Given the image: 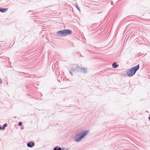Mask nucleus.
Wrapping results in <instances>:
<instances>
[{"label": "nucleus", "instance_id": "1a4fd4ad", "mask_svg": "<svg viewBox=\"0 0 150 150\" xmlns=\"http://www.w3.org/2000/svg\"><path fill=\"white\" fill-rule=\"evenodd\" d=\"M76 8L79 11H80V9L78 7V5H77V4H76Z\"/></svg>", "mask_w": 150, "mask_h": 150}, {"label": "nucleus", "instance_id": "4468645a", "mask_svg": "<svg viewBox=\"0 0 150 150\" xmlns=\"http://www.w3.org/2000/svg\"><path fill=\"white\" fill-rule=\"evenodd\" d=\"M69 72H70V74H71V75H72V74L71 73V71H69Z\"/></svg>", "mask_w": 150, "mask_h": 150}, {"label": "nucleus", "instance_id": "39448f33", "mask_svg": "<svg viewBox=\"0 0 150 150\" xmlns=\"http://www.w3.org/2000/svg\"><path fill=\"white\" fill-rule=\"evenodd\" d=\"M27 145L28 147H32L34 146V144L33 142H31L29 143H28Z\"/></svg>", "mask_w": 150, "mask_h": 150}, {"label": "nucleus", "instance_id": "dca6fc26", "mask_svg": "<svg viewBox=\"0 0 150 150\" xmlns=\"http://www.w3.org/2000/svg\"><path fill=\"white\" fill-rule=\"evenodd\" d=\"M112 3H113V1H112V2H111V4L112 5Z\"/></svg>", "mask_w": 150, "mask_h": 150}, {"label": "nucleus", "instance_id": "0eeeda50", "mask_svg": "<svg viewBox=\"0 0 150 150\" xmlns=\"http://www.w3.org/2000/svg\"><path fill=\"white\" fill-rule=\"evenodd\" d=\"M112 66L113 68H116L117 67V65L116 64L115 62L113 63L112 64Z\"/></svg>", "mask_w": 150, "mask_h": 150}, {"label": "nucleus", "instance_id": "6e6552de", "mask_svg": "<svg viewBox=\"0 0 150 150\" xmlns=\"http://www.w3.org/2000/svg\"><path fill=\"white\" fill-rule=\"evenodd\" d=\"M54 150H62V149L60 147L57 148V147H55L54 149Z\"/></svg>", "mask_w": 150, "mask_h": 150}, {"label": "nucleus", "instance_id": "423d86ee", "mask_svg": "<svg viewBox=\"0 0 150 150\" xmlns=\"http://www.w3.org/2000/svg\"><path fill=\"white\" fill-rule=\"evenodd\" d=\"M7 10V8H2L1 9V11H0L1 12H6Z\"/></svg>", "mask_w": 150, "mask_h": 150}, {"label": "nucleus", "instance_id": "7ed1b4c3", "mask_svg": "<svg viewBox=\"0 0 150 150\" xmlns=\"http://www.w3.org/2000/svg\"><path fill=\"white\" fill-rule=\"evenodd\" d=\"M139 65H137L136 66L132 67L129 70L127 71V75L130 76H133L136 71L139 69Z\"/></svg>", "mask_w": 150, "mask_h": 150}, {"label": "nucleus", "instance_id": "f3484780", "mask_svg": "<svg viewBox=\"0 0 150 150\" xmlns=\"http://www.w3.org/2000/svg\"><path fill=\"white\" fill-rule=\"evenodd\" d=\"M1 9L0 8V11H1Z\"/></svg>", "mask_w": 150, "mask_h": 150}, {"label": "nucleus", "instance_id": "20e7f679", "mask_svg": "<svg viewBox=\"0 0 150 150\" xmlns=\"http://www.w3.org/2000/svg\"><path fill=\"white\" fill-rule=\"evenodd\" d=\"M74 67V65H71L70 67V70L71 71H74L77 72L80 71L82 73H85L87 72V69L83 67H77L75 69H74V67Z\"/></svg>", "mask_w": 150, "mask_h": 150}, {"label": "nucleus", "instance_id": "9d476101", "mask_svg": "<svg viewBox=\"0 0 150 150\" xmlns=\"http://www.w3.org/2000/svg\"><path fill=\"white\" fill-rule=\"evenodd\" d=\"M7 126V125L6 124H4L3 125V128H4L5 127H6Z\"/></svg>", "mask_w": 150, "mask_h": 150}, {"label": "nucleus", "instance_id": "9b49d317", "mask_svg": "<svg viewBox=\"0 0 150 150\" xmlns=\"http://www.w3.org/2000/svg\"><path fill=\"white\" fill-rule=\"evenodd\" d=\"M22 125V123L21 122H19V123H18V125L19 126H21Z\"/></svg>", "mask_w": 150, "mask_h": 150}, {"label": "nucleus", "instance_id": "f257e3e1", "mask_svg": "<svg viewBox=\"0 0 150 150\" xmlns=\"http://www.w3.org/2000/svg\"><path fill=\"white\" fill-rule=\"evenodd\" d=\"M89 131L88 130L82 131L80 132L79 134L75 136L74 140L75 142H78L82 139L88 134Z\"/></svg>", "mask_w": 150, "mask_h": 150}, {"label": "nucleus", "instance_id": "2eb2a0df", "mask_svg": "<svg viewBox=\"0 0 150 150\" xmlns=\"http://www.w3.org/2000/svg\"><path fill=\"white\" fill-rule=\"evenodd\" d=\"M2 128H3L2 127H0V129H2Z\"/></svg>", "mask_w": 150, "mask_h": 150}, {"label": "nucleus", "instance_id": "ddd939ff", "mask_svg": "<svg viewBox=\"0 0 150 150\" xmlns=\"http://www.w3.org/2000/svg\"><path fill=\"white\" fill-rule=\"evenodd\" d=\"M2 83V81L1 79L0 78V83L1 84Z\"/></svg>", "mask_w": 150, "mask_h": 150}, {"label": "nucleus", "instance_id": "f03ea898", "mask_svg": "<svg viewBox=\"0 0 150 150\" xmlns=\"http://www.w3.org/2000/svg\"><path fill=\"white\" fill-rule=\"evenodd\" d=\"M72 31L68 29H64L58 31L57 34L59 36H64L68 35L71 33Z\"/></svg>", "mask_w": 150, "mask_h": 150}, {"label": "nucleus", "instance_id": "f8f14e48", "mask_svg": "<svg viewBox=\"0 0 150 150\" xmlns=\"http://www.w3.org/2000/svg\"><path fill=\"white\" fill-rule=\"evenodd\" d=\"M62 150H69L68 149H65L64 148H62Z\"/></svg>", "mask_w": 150, "mask_h": 150}]
</instances>
